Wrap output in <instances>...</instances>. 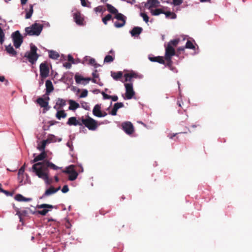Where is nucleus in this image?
<instances>
[{
	"label": "nucleus",
	"instance_id": "nucleus-1",
	"mask_svg": "<svg viewBox=\"0 0 252 252\" xmlns=\"http://www.w3.org/2000/svg\"><path fill=\"white\" fill-rule=\"evenodd\" d=\"M43 163L41 162L34 163L32 167L29 169V171L32 172L39 178L45 181L46 185H50L51 181L49 179V174L47 168L44 165L41 166Z\"/></svg>",
	"mask_w": 252,
	"mask_h": 252
},
{
	"label": "nucleus",
	"instance_id": "nucleus-2",
	"mask_svg": "<svg viewBox=\"0 0 252 252\" xmlns=\"http://www.w3.org/2000/svg\"><path fill=\"white\" fill-rule=\"evenodd\" d=\"M43 27V24H40L38 21H36L31 26L25 28V34L30 36H39Z\"/></svg>",
	"mask_w": 252,
	"mask_h": 252
},
{
	"label": "nucleus",
	"instance_id": "nucleus-3",
	"mask_svg": "<svg viewBox=\"0 0 252 252\" xmlns=\"http://www.w3.org/2000/svg\"><path fill=\"white\" fill-rule=\"evenodd\" d=\"M30 47V51L25 53L24 57L26 58L32 64H34L37 61L39 55L37 53L38 49L35 45L31 44Z\"/></svg>",
	"mask_w": 252,
	"mask_h": 252
},
{
	"label": "nucleus",
	"instance_id": "nucleus-4",
	"mask_svg": "<svg viewBox=\"0 0 252 252\" xmlns=\"http://www.w3.org/2000/svg\"><path fill=\"white\" fill-rule=\"evenodd\" d=\"M81 121L82 125H84L89 130H94L97 127L96 121L89 116L86 119L82 118Z\"/></svg>",
	"mask_w": 252,
	"mask_h": 252
},
{
	"label": "nucleus",
	"instance_id": "nucleus-5",
	"mask_svg": "<svg viewBox=\"0 0 252 252\" xmlns=\"http://www.w3.org/2000/svg\"><path fill=\"white\" fill-rule=\"evenodd\" d=\"M14 46L16 48L20 47L23 42V37L19 31H16L11 34Z\"/></svg>",
	"mask_w": 252,
	"mask_h": 252
},
{
	"label": "nucleus",
	"instance_id": "nucleus-6",
	"mask_svg": "<svg viewBox=\"0 0 252 252\" xmlns=\"http://www.w3.org/2000/svg\"><path fill=\"white\" fill-rule=\"evenodd\" d=\"M114 18L116 19L118 21H116L114 23V26L116 28H122L123 26H124L126 24V17L125 16L124 14L118 12V13H116V14L115 15Z\"/></svg>",
	"mask_w": 252,
	"mask_h": 252
},
{
	"label": "nucleus",
	"instance_id": "nucleus-7",
	"mask_svg": "<svg viewBox=\"0 0 252 252\" xmlns=\"http://www.w3.org/2000/svg\"><path fill=\"white\" fill-rule=\"evenodd\" d=\"M126 88V99H130L132 98L135 94V92L133 91V85L132 83H126L125 84Z\"/></svg>",
	"mask_w": 252,
	"mask_h": 252
},
{
	"label": "nucleus",
	"instance_id": "nucleus-8",
	"mask_svg": "<svg viewBox=\"0 0 252 252\" xmlns=\"http://www.w3.org/2000/svg\"><path fill=\"white\" fill-rule=\"evenodd\" d=\"M175 55V49L170 44H168L165 47V60L166 61H170V58Z\"/></svg>",
	"mask_w": 252,
	"mask_h": 252
},
{
	"label": "nucleus",
	"instance_id": "nucleus-9",
	"mask_svg": "<svg viewBox=\"0 0 252 252\" xmlns=\"http://www.w3.org/2000/svg\"><path fill=\"white\" fill-rule=\"evenodd\" d=\"M40 76L42 78H46L49 73V68L45 63H42L39 66Z\"/></svg>",
	"mask_w": 252,
	"mask_h": 252
},
{
	"label": "nucleus",
	"instance_id": "nucleus-10",
	"mask_svg": "<svg viewBox=\"0 0 252 252\" xmlns=\"http://www.w3.org/2000/svg\"><path fill=\"white\" fill-rule=\"evenodd\" d=\"M123 130L127 134H131L134 131V128L132 123L130 122H126L122 123Z\"/></svg>",
	"mask_w": 252,
	"mask_h": 252
},
{
	"label": "nucleus",
	"instance_id": "nucleus-11",
	"mask_svg": "<svg viewBox=\"0 0 252 252\" xmlns=\"http://www.w3.org/2000/svg\"><path fill=\"white\" fill-rule=\"evenodd\" d=\"M60 189V187L59 188L55 189L53 187H51L48 189H47L45 192L43 193V194L39 197L40 199H42L46 197V196H50L52 194H53L57 192Z\"/></svg>",
	"mask_w": 252,
	"mask_h": 252
},
{
	"label": "nucleus",
	"instance_id": "nucleus-12",
	"mask_svg": "<svg viewBox=\"0 0 252 252\" xmlns=\"http://www.w3.org/2000/svg\"><path fill=\"white\" fill-rule=\"evenodd\" d=\"M77 84H83L84 85L87 84L91 80V78H84L78 74H75L74 77Z\"/></svg>",
	"mask_w": 252,
	"mask_h": 252
},
{
	"label": "nucleus",
	"instance_id": "nucleus-13",
	"mask_svg": "<svg viewBox=\"0 0 252 252\" xmlns=\"http://www.w3.org/2000/svg\"><path fill=\"white\" fill-rule=\"evenodd\" d=\"M73 19L75 22L78 25H83L84 18L79 12H76L73 14Z\"/></svg>",
	"mask_w": 252,
	"mask_h": 252
},
{
	"label": "nucleus",
	"instance_id": "nucleus-14",
	"mask_svg": "<svg viewBox=\"0 0 252 252\" xmlns=\"http://www.w3.org/2000/svg\"><path fill=\"white\" fill-rule=\"evenodd\" d=\"M37 103L41 107L44 108L46 111L50 109V107L48 105V102L44 100L42 97H39L36 100Z\"/></svg>",
	"mask_w": 252,
	"mask_h": 252
},
{
	"label": "nucleus",
	"instance_id": "nucleus-15",
	"mask_svg": "<svg viewBox=\"0 0 252 252\" xmlns=\"http://www.w3.org/2000/svg\"><path fill=\"white\" fill-rule=\"evenodd\" d=\"M66 124L69 126H82V122H80L79 121H78L76 117H70L67 123Z\"/></svg>",
	"mask_w": 252,
	"mask_h": 252
},
{
	"label": "nucleus",
	"instance_id": "nucleus-16",
	"mask_svg": "<svg viewBox=\"0 0 252 252\" xmlns=\"http://www.w3.org/2000/svg\"><path fill=\"white\" fill-rule=\"evenodd\" d=\"M143 29L140 27H134L130 32V33L133 37L138 36L142 32Z\"/></svg>",
	"mask_w": 252,
	"mask_h": 252
},
{
	"label": "nucleus",
	"instance_id": "nucleus-17",
	"mask_svg": "<svg viewBox=\"0 0 252 252\" xmlns=\"http://www.w3.org/2000/svg\"><path fill=\"white\" fill-rule=\"evenodd\" d=\"M42 163L43 164L41 166L44 165L45 168H47V169H48V167H50L54 170H57L61 168V167L57 166L55 164L49 161H45L44 162ZM47 170H48V169Z\"/></svg>",
	"mask_w": 252,
	"mask_h": 252
},
{
	"label": "nucleus",
	"instance_id": "nucleus-18",
	"mask_svg": "<svg viewBox=\"0 0 252 252\" xmlns=\"http://www.w3.org/2000/svg\"><path fill=\"white\" fill-rule=\"evenodd\" d=\"M45 86H46V94H49L51 93L54 90V87L52 84V82L50 80H47L45 82Z\"/></svg>",
	"mask_w": 252,
	"mask_h": 252
},
{
	"label": "nucleus",
	"instance_id": "nucleus-19",
	"mask_svg": "<svg viewBox=\"0 0 252 252\" xmlns=\"http://www.w3.org/2000/svg\"><path fill=\"white\" fill-rule=\"evenodd\" d=\"M159 2L158 0H148L147 2L145 4L146 7H148L149 8L152 7H156L158 6Z\"/></svg>",
	"mask_w": 252,
	"mask_h": 252
},
{
	"label": "nucleus",
	"instance_id": "nucleus-20",
	"mask_svg": "<svg viewBox=\"0 0 252 252\" xmlns=\"http://www.w3.org/2000/svg\"><path fill=\"white\" fill-rule=\"evenodd\" d=\"M46 154L45 152H41V153L38 155V156L34 157V159L32 160H31L32 163H38L37 162L39 161L42 160L46 158Z\"/></svg>",
	"mask_w": 252,
	"mask_h": 252
},
{
	"label": "nucleus",
	"instance_id": "nucleus-21",
	"mask_svg": "<svg viewBox=\"0 0 252 252\" xmlns=\"http://www.w3.org/2000/svg\"><path fill=\"white\" fill-rule=\"evenodd\" d=\"M5 50L7 53L11 56H16L17 55L16 51L15 50L11 44L5 46Z\"/></svg>",
	"mask_w": 252,
	"mask_h": 252
},
{
	"label": "nucleus",
	"instance_id": "nucleus-22",
	"mask_svg": "<svg viewBox=\"0 0 252 252\" xmlns=\"http://www.w3.org/2000/svg\"><path fill=\"white\" fill-rule=\"evenodd\" d=\"M101 104H96L93 110V114L94 116L98 117V115H100L102 113L101 111Z\"/></svg>",
	"mask_w": 252,
	"mask_h": 252
},
{
	"label": "nucleus",
	"instance_id": "nucleus-23",
	"mask_svg": "<svg viewBox=\"0 0 252 252\" xmlns=\"http://www.w3.org/2000/svg\"><path fill=\"white\" fill-rule=\"evenodd\" d=\"M14 198L16 200L19 202H29L32 200L31 198H26L21 194H16Z\"/></svg>",
	"mask_w": 252,
	"mask_h": 252
},
{
	"label": "nucleus",
	"instance_id": "nucleus-24",
	"mask_svg": "<svg viewBox=\"0 0 252 252\" xmlns=\"http://www.w3.org/2000/svg\"><path fill=\"white\" fill-rule=\"evenodd\" d=\"M16 215L19 217L20 221L22 222V216H26L28 214V211L26 210H20L18 208L15 209Z\"/></svg>",
	"mask_w": 252,
	"mask_h": 252
},
{
	"label": "nucleus",
	"instance_id": "nucleus-25",
	"mask_svg": "<svg viewBox=\"0 0 252 252\" xmlns=\"http://www.w3.org/2000/svg\"><path fill=\"white\" fill-rule=\"evenodd\" d=\"M69 106L68 107V109L72 111H74L77 108H78L80 106L79 104L76 102L75 101L73 100H69Z\"/></svg>",
	"mask_w": 252,
	"mask_h": 252
},
{
	"label": "nucleus",
	"instance_id": "nucleus-26",
	"mask_svg": "<svg viewBox=\"0 0 252 252\" xmlns=\"http://www.w3.org/2000/svg\"><path fill=\"white\" fill-rule=\"evenodd\" d=\"M111 76L115 80H118L123 76V73L122 71L118 72H111Z\"/></svg>",
	"mask_w": 252,
	"mask_h": 252
},
{
	"label": "nucleus",
	"instance_id": "nucleus-27",
	"mask_svg": "<svg viewBox=\"0 0 252 252\" xmlns=\"http://www.w3.org/2000/svg\"><path fill=\"white\" fill-rule=\"evenodd\" d=\"M48 52L49 53V57L51 59L57 60L60 57L59 54L55 51L48 50Z\"/></svg>",
	"mask_w": 252,
	"mask_h": 252
},
{
	"label": "nucleus",
	"instance_id": "nucleus-28",
	"mask_svg": "<svg viewBox=\"0 0 252 252\" xmlns=\"http://www.w3.org/2000/svg\"><path fill=\"white\" fill-rule=\"evenodd\" d=\"M66 113L63 110L58 111L56 117L58 120H61V118H65L66 117Z\"/></svg>",
	"mask_w": 252,
	"mask_h": 252
},
{
	"label": "nucleus",
	"instance_id": "nucleus-29",
	"mask_svg": "<svg viewBox=\"0 0 252 252\" xmlns=\"http://www.w3.org/2000/svg\"><path fill=\"white\" fill-rule=\"evenodd\" d=\"M106 7L107 8V10L111 13L115 14L116 15V13H118V10L111 4L107 3Z\"/></svg>",
	"mask_w": 252,
	"mask_h": 252
},
{
	"label": "nucleus",
	"instance_id": "nucleus-30",
	"mask_svg": "<svg viewBox=\"0 0 252 252\" xmlns=\"http://www.w3.org/2000/svg\"><path fill=\"white\" fill-rule=\"evenodd\" d=\"M66 104L65 100L61 98H58L56 101V105L59 106L60 108H62L65 106Z\"/></svg>",
	"mask_w": 252,
	"mask_h": 252
},
{
	"label": "nucleus",
	"instance_id": "nucleus-31",
	"mask_svg": "<svg viewBox=\"0 0 252 252\" xmlns=\"http://www.w3.org/2000/svg\"><path fill=\"white\" fill-rule=\"evenodd\" d=\"M33 12V5L32 4L30 5V9L29 10H26V13L25 15V18L28 19L31 18Z\"/></svg>",
	"mask_w": 252,
	"mask_h": 252
},
{
	"label": "nucleus",
	"instance_id": "nucleus-32",
	"mask_svg": "<svg viewBox=\"0 0 252 252\" xmlns=\"http://www.w3.org/2000/svg\"><path fill=\"white\" fill-rule=\"evenodd\" d=\"M165 15L166 18H169L171 19H175L177 17L176 14L174 12H171L170 11L164 12L163 13Z\"/></svg>",
	"mask_w": 252,
	"mask_h": 252
},
{
	"label": "nucleus",
	"instance_id": "nucleus-33",
	"mask_svg": "<svg viewBox=\"0 0 252 252\" xmlns=\"http://www.w3.org/2000/svg\"><path fill=\"white\" fill-rule=\"evenodd\" d=\"M47 144V140H44L42 141L41 144L37 147V149L41 152H45V149L46 144Z\"/></svg>",
	"mask_w": 252,
	"mask_h": 252
},
{
	"label": "nucleus",
	"instance_id": "nucleus-34",
	"mask_svg": "<svg viewBox=\"0 0 252 252\" xmlns=\"http://www.w3.org/2000/svg\"><path fill=\"white\" fill-rule=\"evenodd\" d=\"M69 174L68 180L71 181L75 180L77 178L78 175L77 172L75 170Z\"/></svg>",
	"mask_w": 252,
	"mask_h": 252
},
{
	"label": "nucleus",
	"instance_id": "nucleus-35",
	"mask_svg": "<svg viewBox=\"0 0 252 252\" xmlns=\"http://www.w3.org/2000/svg\"><path fill=\"white\" fill-rule=\"evenodd\" d=\"M45 140H47V143L56 142L57 141V137L54 135L49 134Z\"/></svg>",
	"mask_w": 252,
	"mask_h": 252
},
{
	"label": "nucleus",
	"instance_id": "nucleus-36",
	"mask_svg": "<svg viewBox=\"0 0 252 252\" xmlns=\"http://www.w3.org/2000/svg\"><path fill=\"white\" fill-rule=\"evenodd\" d=\"M151 12L153 15L158 16L160 14H163V13H164V11L161 9L158 8L155 10H151Z\"/></svg>",
	"mask_w": 252,
	"mask_h": 252
},
{
	"label": "nucleus",
	"instance_id": "nucleus-37",
	"mask_svg": "<svg viewBox=\"0 0 252 252\" xmlns=\"http://www.w3.org/2000/svg\"><path fill=\"white\" fill-rule=\"evenodd\" d=\"M37 208L38 209L47 208V209H53L54 208V206L52 205H50V204H40V205H38L37 206Z\"/></svg>",
	"mask_w": 252,
	"mask_h": 252
},
{
	"label": "nucleus",
	"instance_id": "nucleus-38",
	"mask_svg": "<svg viewBox=\"0 0 252 252\" xmlns=\"http://www.w3.org/2000/svg\"><path fill=\"white\" fill-rule=\"evenodd\" d=\"M114 57L111 55H107L105 56L104 59V63H110L112 62L114 60Z\"/></svg>",
	"mask_w": 252,
	"mask_h": 252
},
{
	"label": "nucleus",
	"instance_id": "nucleus-39",
	"mask_svg": "<svg viewBox=\"0 0 252 252\" xmlns=\"http://www.w3.org/2000/svg\"><path fill=\"white\" fill-rule=\"evenodd\" d=\"M81 0V5L83 7H87L88 8L91 7V3L90 1H89L88 0Z\"/></svg>",
	"mask_w": 252,
	"mask_h": 252
},
{
	"label": "nucleus",
	"instance_id": "nucleus-40",
	"mask_svg": "<svg viewBox=\"0 0 252 252\" xmlns=\"http://www.w3.org/2000/svg\"><path fill=\"white\" fill-rule=\"evenodd\" d=\"M133 74H131V72L125 74L124 77L125 78V82L131 81V79L133 78Z\"/></svg>",
	"mask_w": 252,
	"mask_h": 252
},
{
	"label": "nucleus",
	"instance_id": "nucleus-41",
	"mask_svg": "<svg viewBox=\"0 0 252 252\" xmlns=\"http://www.w3.org/2000/svg\"><path fill=\"white\" fill-rule=\"evenodd\" d=\"M74 165H70L69 166L67 167L66 168V170H64L63 172L67 173V174H70L73 171H74Z\"/></svg>",
	"mask_w": 252,
	"mask_h": 252
},
{
	"label": "nucleus",
	"instance_id": "nucleus-42",
	"mask_svg": "<svg viewBox=\"0 0 252 252\" xmlns=\"http://www.w3.org/2000/svg\"><path fill=\"white\" fill-rule=\"evenodd\" d=\"M111 18L112 15L110 14H108L102 18V22L105 25H107V21L110 20Z\"/></svg>",
	"mask_w": 252,
	"mask_h": 252
},
{
	"label": "nucleus",
	"instance_id": "nucleus-43",
	"mask_svg": "<svg viewBox=\"0 0 252 252\" xmlns=\"http://www.w3.org/2000/svg\"><path fill=\"white\" fill-rule=\"evenodd\" d=\"M186 48L190 49H195V46L193 44L192 42L189 40H188L186 44Z\"/></svg>",
	"mask_w": 252,
	"mask_h": 252
},
{
	"label": "nucleus",
	"instance_id": "nucleus-44",
	"mask_svg": "<svg viewBox=\"0 0 252 252\" xmlns=\"http://www.w3.org/2000/svg\"><path fill=\"white\" fill-rule=\"evenodd\" d=\"M141 17L143 18V20L147 23L149 22V17L147 14L145 13H140Z\"/></svg>",
	"mask_w": 252,
	"mask_h": 252
},
{
	"label": "nucleus",
	"instance_id": "nucleus-45",
	"mask_svg": "<svg viewBox=\"0 0 252 252\" xmlns=\"http://www.w3.org/2000/svg\"><path fill=\"white\" fill-rule=\"evenodd\" d=\"M124 106V103L123 102H117L114 104V107L117 110L121 108H122Z\"/></svg>",
	"mask_w": 252,
	"mask_h": 252
},
{
	"label": "nucleus",
	"instance_id": "nucleus-46",
	"mask_svg": "<svg viewBox=\"0 0 252 252\" xmlns=\"http://www.w3.org/2000/svg\"><path fill=\"white\" fill-rule=\"evenodd\" d=\"M43 209L42 210H39L37 211V213L42 215V216H45L46 215V214L49 211V210L47 209V208H43Z\"/></svg>",
	"mask_w": 252,
	"mask_h": 252
},
{
	"label": "nucleus",
	"instance_id": "nucleus-47",
	"mask_svg": "<svg viewBox=\"0 0 252 252\" xmlns=\"http://www.w3.org/2000/svg\"><path fill=\"white\" fill-rule=\"evenodd\" d=\"M179 39H175L173 40H171L168 44H170L171 46H176L179 43Z\"/></svg>",
	"mask_w": 252,
	"mask_h": 252
},
{
	"label": "nucleus",
	"instance_id": "nucleus-48",
	"mask_svg": "<svg viewBox=\"0 0 252 252\" xmlns=\"http://www.w3.org/2000/svg\"><path fill=\"white\" fill-rule=\"evenodd\" d=\"M0 192L4 193L5 194H6L7 196H12L13 195V193L9 192L7 190L3 189L1 188V185L0 184Z\"/></svg>",
	"mask_w": 252,
	"mask_h": 252
},
{
	"label": "nucleus",
	"instance_id": "nucleus-49",
	"mask_svg": "<svg viewBox=\"0 0 252 252\" xmlns=\"http://www.w3.org/2000/svg\"><path fill=\"white\" fill-rule=\"evenodd\" d=\"M94 10L96 13H97V12L100 13V12H102L104 11V9H103V6H98L97 7H95L94 9Z\"/></svg>",
	"mask_w": 252,
	"mask_h": 252
},
{
	"label": "nucleus",
	"instance_id": "nucleus-50",
	"mask_svg": "<svg viewBox=\"0 0 252 252\" xmlns=\"http://www.w3.org/2000/svg\"><path fill=\"white\" fill-rule=\"evenodd\" d=\"M81 104L82 107L85 109V110H89L90 109V107L88 105V103L83 101L81 103Z\"/></svg>",
	"mask_w": 252,
	"mask_h": 252
},
{
	"label": "nucleus",
	"instance_id": "nucleus-51",
	"mask_svg": "<svg viewBox=\"0 0 252 252\" xmlns=\"http://www.w3.org/2000/svg\"><path fill=\"white\" fill-rule=\"evenodd\" d=\"M88 95V91L86 89H84L83 90L81 94L79 96L80 98H84L87 96Z\"/></svg>",
	"mask_w": 252,
	"mask_h": 252
},
{
	"label": "nucleus",
	"instance_id": "nucleus-52",
	"mask_svg": "<svg viewBox=\"0 0 252 252\" xmlns=\"http://www.w3.org/2000/svg\"><path fill=\"white\" fill-rule=\"evenodd\" d=\"M173 4L175 6H178L181 4L183 2V0H172Z\"/></svg>",
	"mask_w": 252,
	"mask_h": 252
},
{
	"label": "nucleus",
	"instance_id": "nucleus-53",
	"mask_svg": "<svg viewBox=\"0 0 252 252\" xmlns=\"http://www.w3.org/2000/svg\"><path fill=\"white\" fill-rule=\"evenodd\" d=\"M101 94L103 96V99H109L111 98V95H109L107 94H106L105 92H102Z\"/></svg>",
	"mask_w": 252,
	"mask_h": 252
},
{
	"label": "nucleus",
	"instance_id": "nucleus-54",
	"mask_svg": "<svg viewBox=\"0 0 252 252\" xmlns=\"http://www.w3.org/2000/svg\"><path fill=\"white\" fill-rule=\"evenodd\" d=\"M69 190V189H68V187L67 185H64L63 186L62 189V191L63 193H66Z\"/></svg>",
	"mask_w": 252,
	"mask_h": 252
},
{
	"label": "nucleus",
	"instance_id": "nucleus-55",
	"mask_svg": "<svg viewBox=\"0 0 252 252\" xmlns=\"http://www.w3.org/2000/svg\"><path fill=\"white\" fill-rule=\"evenodd\" d=\"M157 62L160 63V64H164V61L162 57L158 56L157 57Z\"/></svg>",
	"mask_w": 252,
	"mask_h": 252
},
{
	"label": "nucleus",
	"instance_id": "nucleus-56",
	"mask_svg": "<svg viewBox=\"0 0 252 252\" xmlns=\"http://www.w3.org/2000/svg\"><path fill=\"white\" fill-rule=\"evenodd\" d=\"M25 164L20 168V169L19 170V171H18V174L19 175L23 174V173L25 171Z\"/></svg>",
	"mask_w": 252,
	"mask_h": 252
},
{
	"label": "nucleus",
	"instance_id": "nucleus-57",
	"mask_svg": "<svg viewBox=\"0 0 252 252\" xmlns=\"http://www.w3.org/2000/svg\"><path fill=\"white\" fill-rule=\"evenodd\" d=\"M149 60L152 62H157V57H151L150 56L148 57Z\"/></svg>",
	"mask_w": 252,
	"mask_h": 252
},
{
	"label": "nucleus",
	"instance_id": "nucleus-58",
	"mask_svg": "<svg viewBox=\"0 0 252 252\" xmlns=\"http://www.w3.org/2000/svg\"><path fill=\"white\" fill-rule=\"evenodd\" d=\"M131 74H133V78H142L143 77V76L142 75H138L137 73L134 72H131Z\"/></svg>",
	"mask_w": 252,
	"mask_h": 252
},
{
	"label": "nucleus",
	"instance_id": "nucleus-59",
	"mask_svg": "<svg viewBox=\"0 0 252 252\" xmlns=\"http://www.w3.org/2000/svg\"><path fill=\"white\" fill-rule=\"evenodd\" d=\"M117 110L114 107L112 109V111L110 113V114L112 116H116L117 115Z\"/></svg>",
	"mask_w": 252,
	"mask_h": 252
},
{
	"label": "nucleus",
	"instance_id": "nucleus-60",
	"mask_svg": "<svg viewBox=\"0 0 252 252\" xmlns=\"http://www.w3.org/2000/svg\"><path fill=\"white\" fill-rule=\"evenodd\" d=\"M95 60L94 59V58L90 59L89 61V64L94 65V64H95Z\"/></svg>",
	"mask_w": 252,
	"mask_h": 252
},
{
	"label": "nucleus",
	"instance_id": "nucleus-61",
	"mask_svg": "<svg viewBox=\"0 0 252 252\" xmlns=\"http://www.w3.org/2000/svg\"><path fill=\"white\" fill-rule=\"evenodd\" d=\"M67 58L68 61L71 62L72 63H74V59L71 55H68Z\"/></svg>",
	"mask_w": 252,
	"mask_h": 252
},
{
	"label": "nucleus",
	"instance_id": "nucleus-62",
	"mask_svg": "<svg viewBox=\"0 0 252 252\" xmlns=\"http://www.w3.org/2000/svg\"><path fill=\"white\" fill-rule=\"evenodd\" d=\"M92 75H93L94 78H98V77H99L98 74L97 73L96 70H95V71L93 72Z\"/></svg>",
	"mask_w": 252,
	"mask_h": 252
},
{
	"label": "nucleus",
	"instance_id": "nucleus-63",
	"mask_svg": "<svg viewBox=\"0 0 252 252\" xmlns=\"http://www.w3.org/2000/svg\"><path fill=\"white\" fill-rule=\"evenodd\" d=\"M63 66L65 67L66 68L69 69L71 67V65L69 63H63Z\"/></svg>",
	"mask_w": 252,
	"mask_h": 252
},
{
	"label": "nucleus",
	"instance_id": "nucleus-64",
	"mask_svg": "<svg viewBox=\"0 0 252 252\" xmlns=\"http://www.w3.org/2000/svg\"><path fill=\"white\" fill-rule=\"evenodd\" d=\"M110 99H111L113 101H116L118 99V97L117 95H112V96H111Z\"/></svg>",
	"mask_w": 252,
	"mask_h": 252
}]
</instances>
